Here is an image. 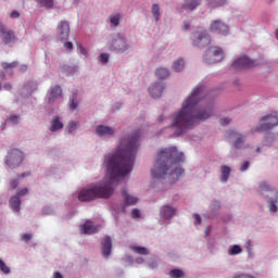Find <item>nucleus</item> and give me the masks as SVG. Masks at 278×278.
<instances>
[{
    "mask_svg": "<svg viewBox=\"0 0 278 278\" xmlns=\"http://www.w3.org/2000/svg\"><path fill=\"white\" fill-rule=\"evenodd\" d=\"M142 134V129L137 128L127 136L122 137L117 148L112 153L104 154L103 165L106 166L109 178L105 177L98 182L89 184L81 188L78 193H72L65 205L72 207V205H77L78 201L80 203H90V201H97V199H110L121 179L131 175L138 149H140Z\"/></svg>",
    "mask_w": 278,
    "mask_h": 278,
    "instance_id": "f257e3e1",
    "label": "nucleus"
},
{
    "mask_svg": "<svg viewBox=\"0 0 278 278\" xmlns=\"http://www.w3.org/2000/svg\"><path fill=\"white\" fill-rule=\"evenodd\" d=\"M212 114H214V98H210L207 86L201 81L184 100L181 109L172 115V122L163 129V134L169 131L170 137L179 138L199 123L207 121Z\"/></svg>",
    "mask_w": 278,
    "mask_h": 278,
    "instance_id": "f03ea898",
    "label": "nucleus"
},
{
    "mask_svg": "<svg viewBox=\"0 0 278 278\" xmlns=\"http://www.w3.org/2000/svg\"><path fill=\"white\" fill-rule=\"evenodd\" d=\"M185 160L184 152H179L175 146L161 149L151 168L152 178L177 184L179 178L186 175V169L181 166Z\"/></svg>",
    "mask_w": 278,
    "mask_h": 278,
    "instance_id": "7ed1b4c3",
    "label": "nucleus"
},
{
    "mask_svg": "<svg viewBox=\"0 0 278 278\" xmlns=\"http://www.w3.org/2000/svg\"><path fill=\"white\" fill-rule=\"evenodd\" d=\"M260 199H263L267 203V208L269 213L277 214L278 212V190L270 187L268 181L263 180L258 184V188L256 190Z\"/></svg>",
    "mask_w": 278,
    "mask_h": 278,
    "instance_id": "20e7f679",
    "label": "nucleus"
},
{
    "mask_svg": "<svg viewBox=\"0 0 278 278\" xmlns=\"http://www.w3.org/2000/svg\"><path fill=\"white\" fill-rule=\"evenodd\" d=\"M108 45L109 50L117 55H123L124 53L128 54L134 51V42L123 33L111 36V40H109Z\"/></svg>",
    "mask_w": 278,
    "mask_h": 278,
    "instance_id": "39448f33",
    "label": "nucleus"
},
{
    "mask_svg": "<svg viewBox=\"0 0 278 278\" xmlns=\"http://www.w3.org/2000/svg\"><path fill=\"white\" fill-rule=\"evenodd\" d=\"M63 99L64 96L62 94V87L60 85L51 86L46 94V111L49 112V114L58 112Z\"/></svg>",
    "mask_w": 278,
    "mask_h": 278,
    "instance_id": "423d86ee",
    "label": "nucleus"
},
{
    "mask_svg": "<svg viewBox=\"0 0 278 278\" xmlns=\"http://www.w3.org/2000/svg\"><path fill=\"white\" fill-rule=\"evenodd\" d=\"M23 162H25V152L18 148H11L4 156L3 164L7 169L14 170L16 168H21V166H23Z\"/></svg>",
    "mask_w": 278,
    "mask_h": 278,
    "instance_id": "0eeeda50",
    "label": "nucleus"
},
{
    "mask_svg": "<svg viewBox=\"0 0 278 278\" xmlns=\"http://www.w3.org/2000/svg\"><path fill=\"white\" fill-rule=\"evenodd\" d=\"M179 214V206L173 203H165L159 208V225L168 227L173 219Z\"/></svg>",
    "mask_w": 278,
    "mask_h": 278,
    "instance_id": "6e6552de",
    "label": "nucleus"
},
{
    "mask_svg": "<svg viewBox=\"0 0 278 278\" xmlns=\"http://www.w3.org/2000/svg\"><path fill=\"white\" fill-rule=\"evenodd\" d=\"M190 42L195 49H205L212 45V36L204 27H198L190 34Z\"/></svg>",
    "mask_w": 278,
    "mask_h": 278,
    "instance_id": "1a4fd4ad",
    "label": "nucleus"
},
{
    "mask_svg": "<svg viewBox=\"0 0 278 278\" xmlns=\"http://www.w3.org/2000/svg\"><path fill=\"white\" fill-rule=\"evenodd\" d=\"M275 127H278V113L277 111H273L270 113H267L263 115L257 126L255 127V131L262 132V131H273Z\"/></svg>",
    "mask_w": 278,
    "mask_h": 278,
    "instance_id": "9d476101",
    "label": "nucleus"
},
{
    "mask_svg": "<svg viewBox=\"0 0 278 278\" xmlns=\"http://www.w3.org/2000/svg\"><path fill=\"white\" fill-rule=\"evenodd\" d=\"M225 60V52L220 47H210L203 54V62L208 66L212 64H218Z\"/></svg>",
    "mask_w": 278,
    "mask_h": 278,
    "instance_id": "9b49d317",
    "label": "nucleus"
},
{
    "mask_svg": "<svg viewBox=\"0 0 278 278\" xmlns=\"http://www.w3.org/2000/svg\"><path fill=\"white\" fill-rule=\"evenodd\" d=\"M0 39L7 47H14V45H16V35L14 34V30L8 29L2 22H0Z\"/></svg>",
    "mask_w": 278,
    "mask_h": 278,
    "instance_id": "f8f14e48",
    "label": "nucleus"
},
{
    "mask_svg": "<svg viewBox=\"0 0 278 278\" xmlns=\"http://www.w3.org/2000/svg\"><path fill=\"white\" fill-rule=\"evenodd\" d=\"M96 136L103 140H110V138H114V136H116V128L100 124L96 126Z\"/></svg>",
    "mask_w": 278,
    "mask_h": 278,
    "instance_id": "ddd939ff",
    "label": "nucleus"
},
{
    "mask_svg": "<svg viewBox=\"0 0 278 278\" xmlns=\"http://www.w3.org/2000/svg\"><path fill=\"white\" fill-rule=\"evenodd\" d=\"M122 197L124 199V205L121 208L116 210L117 214H121V212L125 213L126 207L136 205V203H138V197L130 194L127 188L122 189Z\"/></svg>",
    "mask_w": 278,
    "mask_h": 278,
    "instance_id": "4468645a",
    "label": "nucleus"
},
{
    "mask_svg": "<svg viewBox=\"0 0 278 278\" xmlns=\"http://www.w3.org/2000/svg\"><path fill=\"white\" fill-rule=\"evenodd\" d=\"M71 36V25L66 21H61L56 26V40L66 42Z\"/></svg>",
    "mask_w": 278,
    "mask_h": 278,
    "instance_id": "2eb2a0df",
    "label": "nucleus"
},
{
    "mask_svg": "<svg viewBox=\"0 0 278 278\" xmlns=\"http://www.w3.org/2000/svg\"><path fill=\"white\" fill-rule=\"evenodd\" d=\"M210 29L213 34H218L219 36H229V26L220 20L213 21Z\"/></svg>",
    "mask_w": 278,
    "mask_h": 278,
    "instance_id": "dca6fc26",
    "label": "nucleus"
},
{
    "mask_svg": "<svg viewBox=\"0 0 278 278\" xmlns=\"http://www.w3.org/2000/svg\"><path fill=\"white\" fill-rule=\"evenodd\" d=\"M220 214V202L214 200L211 202L208 210L203 214L204 218L214 219Z\"/></svg>",
    "mask_w": 278,
    "mask_h": 278,
    "instance_id": "f3484780",
    "label": "nucleus"
},
{
    "mask_svg": "<svg viewBox=\"0 0 278 278\" xmlns=\"http://www.w3.org/2000/svg\"><path fill=\"white\" fill-rule=\"evenodd\" d=\"M101 253L104 260H108L110 255H112V238L110 236H105L101 239L100 242Z\"/></svg>",
    "mask_w": 278,
    "mask_h": 278,
    "instance_id": "a211bd4d",
    "label": "nucleus"
},
{
    "mask_svg": "<svg viewBox=\"0 0 278 278\" xmlns=\"http://www.w3.org/2000/svg\"><path fill=\"white\" fill-rule=\"evenodd\" d=\"M230 71H233V73H240L241 71H244V53L235 55L230 65Z\"/></svg>",
    "mask_w": 278,
    "mask_h": 278,
    "instance_id": "6ab92c4d",
    "label": "nucleus"
},
{
    "mask_svg": "<svg viewBox=\"0 0 278 278\" xmlns=\"http://www.w3.org/2000/svg\"><path fill=\"white\" fill-rule=\"evenodd\" d=\"M99 225H94L92 220L87 219L83 226H80V233H85L87 236H92V233H97L99 231Z\"/></svg>",
    "mask_w": 278,
    "mask_h": 278,
    "instance_id": "aec40b11",
    "label": "nucleus"
},
{
    "mask_svg": "<svg viewBox=\"0 0 278 278\" xmlns=\"http://www.w3.org/2000/svg\"><path fill=\"white\" fill-rule=\"evenodd\" d=\"M164 83L159 81L154 83L149 87V93L151 94L152 99H160L162 97V92H164Z\"/></svg>",
    "mask_w": 278,
    "mask_h": 278,
    "instance_id": "412c9836",
    "label": "nucleus"
},
{
    "mask_svg": "<svg viewBox=\"0 0 278 278\" xmlns=\"http://www.w3.org/2000/svg\"><path fill=\"white\" fill-rule=\"evenodd\" d=\"M64 129V122H62V117L55 115L50 121L49 131L55 134V131H62Z\"/></svg>",
    "mask_w": 278,
    "mask_h": 278,
    "instance_id": "4be33fe9",
    "label": "nucleus"
},
{
    "mask_svg": "<svg viewBox=\"0 0 278 278\" xmlns=\"http://www.w3.org/2000/svg\"><path fill=\"white\" fill-rule=\"evenodd\" d=\"M219 173L220 184H227V181H229V177H231V167H229V165H222Z\"/></svg>",
    "mask_w": 278,
    "mask_h": 278,
    "instance_id": "5701e85b",
    "label": "nucleus"
},
{
    "mask_svg": "<svg viewBox=\"0 0 278 278\" xmlns=\"http://www.w3.org/2000/svg\"><path fill=\"white\" fill-rule=\"evenodd\" d=\"M9 207L14 214H21V198L18 195H13L9 200Z\"/></svg>",
    "mask_w": 278,
    "mask_h": 278,
    "instance_id": "b1692460",
    "label": "nucleus"
},
{
    "mask_svg": "<svg viewBox=\"0 0 278 278\" xmlns=\"http://www.w3.org/2000/svg\"><path fill=\"white\" fill-rule=\"evenodd\" d=\"M77 97H78L77 89H73L72 96L70 97V100H68L70 110L72 112H75V110H77V108H79V100L77 99Z\"/></svg>",
    "mask_w": 278,
    "mask_h": 278,
    "instance_id": "393cba45",
    "label": "nucleus"
},
{
    "mask_svg": "<svg viewBox=\"0 0 278 278\" xmlns=\"http://www.w3.org/2000/svg\"><path fill=\"white\" fill-rule=\"evenodd\" d=\"M36 90H38V81L36 80H28L23 87L25 94H34Z\"/></svg>",
    "mask_w": 278,
    "mask_h": 278,
    "instance_id": "a878e982",
    "label": "nucleus"
},
{
    "mask_svg": "<svg viewBox=\"0 0 278 278\" xmlns=\"http://www.w3.org/2000/svg\"><path fill=\"white\" fill-rule=\"evenodd\" d=\"M229 139L235 140L233 147L235 149H242V136L238 132L230 130L228 132Z\"/></svg>",
    "mask_w": 278,
    "mask_h": 278,
    "instance_id": "bb28decb",
    "label": "nucleus"
},
{
    "mask_svg": "<svg viewBox=\"0 0 278 278\" xmlns=\"http://www.w3.org/2000/svg\"><path fill=\"white\" fill-rule=\"evenodd\" d=\"M202 0H190L182 4V10H186V12H194L201 5Z\"/></svg>",
    "mask_w": 278,
    "mask_h": 278,
    "instance_id": "cd10ccee",
    "label": "nucleus"
},
{
    "mask_svg": "<svg viewBox=\"0 0 278 278\" xmlns=\"http://www.w3.org/2000/svg\"><path fill=\"white\" fill-rule=\"evenodd\" d=\"M206 5L211 10H216V8H223L227 5V0H206Z\"/></svg>",
    "mask_w": 278,
    "mask_h": 278,
    "instance_id": "c85d7f7f",
    "label": "nucleus"
},
{
    "mask_svg": "<svg viewBox=\"0 0 278 278\" xmlns=\"http://www.w3.org/2000/svg\"><path fill=\"white\" fill-rule=\"evenodd\" d=\"M172 68L175 71V73H181V71L186 68V61L182 58L175 60Z\"/></svg>",
    "mask_w": 278,
    "mask_h": 278,
    "instance_id": "c756f323",
    "label": "nucleus"
},
{
    "mask_svg": "<svg viewBox=\"0 0 278 278\" xmlns=\"http://www.w3.org/2000/svg\"><path fill=\"white\" fill-rule=\"evenodd\" d=\"M245 251L248 253V260H253V257H255V242L248 240L245 243Z\"/></svg>",
    "mask_w": 278,
    "mask_h": 278,
    "instance_id": "7c9ffc66",
    "label": "nucleus"
},
{
    "mask_svg": "<svg viewBox=\"0 0 278 278\" xmlns=\"http://www.w3.org/2000/svg\"><path fill=\"white\" fill-rule=\"evenodd\" d=\"M108 23H110V27H118L121 25V13H112L108 18Z\"/></svg>",
    "mask_w": 278,
    "mask_h": 278,
    "instance_id": "2f4dec72",
    "label": "nucleus"
},
{
    "mask_svg": "<svg viewBox=\"0 0 278 278\" xmlns=\"http://www.w3.org/2000/svg\"><path fill=\"white\" fill-rule=\"evenodd\" d=\"M275 144V132H266L263 139V147H273Z\"/></svg>",
    "mask_w": 278,
    "mask_h": 278,
    "instance_id": "473e14b6",
    "label": "nucleus"
},
{
    "mask_svg": "<svg viewBox=\"0 0 278 278\" xmlns=\"http://www.w3.org/2000/svg\"><path fill=\"white\" fill-rule=\"evenodd\" d=\"M155 75L157 79H166L170 77V71H168L166 67H159L155 70Z\"/></svg>",
    "mask_w": 278,
    "mask_h": 278,
    "instance_id": "72a5a7b5",
    "label": "nucleus"
},
{
    "mask_svg": "<svg viewBox=\"0 0 278 278\" xmlns=\"http://www.w3.org/2000/svg\"><path fill=\"white\" fill-rule=\"evenodd\" d=\"M151 13H152V16H153L155 23H159V21L162 20V12L160 11V4H157V3L152 4Z\"/></svg>",
    "mask_w": 278,
    "mask_h": 278,
    "instance_id": "f704fd0d",
    "label": "nucleus"
},
{
    "mask_svg": "<svg viewBox=\"0 0 278 278\" xmlns=\"http://www.w3.org/2000/svg\"><path fill=\"white\" fill-rule=\"evenodd\" d=\"M62 73H64L65 75H67V77H71V75H73L74 73H77L79 71V67L77 65H63L61 67Z\"/></svg>",
    "mask_w": 278,
    "mask_h": 278,
    "instance_id": "c9c22d12",
    "label": "nucleus"
},
{
    "mask_svg": "<svg viewBox=\"0 0 278 278\" xmlns=\"http://www.w3.org/2000/svg\"><path fill=\"white\" fill-rule=\"evenodd\" d=\"M77 129H79V122L70 121V122L67 123L66 131H67L71 136H75Z\"/></svg>",
    "mask_w": 278,
    "mask_h": 278,
    "instance_id": "e433bc0d",
    "label": "nucleus"
},
{
    "mask_svg": "<svg viewBox=\"0 0 278 278\" xmlns=\"http://www.w3.org/2000/svg\"><path fill=\"white\" fill-rule=\"evenodd\" d=\"M212 226H207L204 231V238L207 242L208 249H212L214 247V241L212 240Z\"/></svg>",
    "mask_w": 278,
    "mask_h": 278,
    "instance_id": "4c0bfd02",
    "label": "nucleus"
},
{
    "mask_svg": "<svg viewBox=\"0 0 278 278\" xmlns=\"http://www.w3.org/2000/svg\"><path fill=\"white\" fill-rule=\"evenodd\" d=\"M131 251L138 255H149V249L140 245H130Z\"/></svg>",
    "mask_w": 278,
    "mask_h": 278,
    "instance_id": "58836bf2",
    "label": "nucleus"
},
{
    "mask_svg": "<svg viewBox=\"0 0 278 278\" xmlns=\"http://www.w3.org/2000/svg\"><path fill=\"white\" fill-rule=\"evenodd\" d=\"M40 8H45L46 10H52L55 0H35Z\"/></svg>",
    "mask_w": 278,
    "mask_h": 278,
    "instance_id": "ea45409f",
    "label": "nucleus"
},
{
    "mask_svg": "<svg viewBox=\"0 0 278 278\" xmlns=\"http://www.w3.org/2000/svg\"><path fill=\"white\" fill-rule=\"evenodd\" d=\"M242 253V248L239 244H232L228 248V255H240Z\"/></svg>",
    "mask_w": 278,
    "mask_h": 278,
    "instance_id": "a19ab883",
    "label": "nucleus"
},
{
    "mask_svg": "<svg viewBox=\"0 0 278 278\" xmlns=\"http://www.w3.org/2000/svg\"><path fill=\"white\" fill-rule=\"evenodd\" d=\"M260 62L256 60H251L248 56H244V68H255V66H258Z\"/></svg>",
    "mask_w": 278,
    "mask_h": 278,
    "instance_id": "79ce46f5",
    "label": "nucleus"
},
{
    "mask_svg": "<svg viewBox=\"0 0 278 278\" xmlns=\"http://www.w3.org/2000/svg\"><path fill=\"white\" fill-rule=\"evenodd\" d=\"M185 275H186V273H184V270L179 269V268H174V269L169 270L170 278H181Z\"/></svg>",
    "mask_w": 278,
    "mask_h": 278,
    "instance_id": "37998d69",
    "label": "nucleus"
},
{
    "mask_svg": "<svg viewBox=\"0 0 278 278\" xmlns=\"http://www.w3.org/2000/svg\"><path fill=\"white\" fill-rule=\"evenodd\" d=\"M1 66L4 71H12V68H16V66H18V61H13L11 63L2 62Z\"/></svg>",
    "mask_w": 278,
    "mask_h": 278,
    "instance_id": "c03bdc74",
    "label": "nucleus"
},
{
    "mask_svg": "<svg viewBox=\"0 0 278 278\" xmlns=\"http://www.w3.org/2000/svg\"><path fill=\"white\" fill-rule=\"evenodd\" d=\"M0 271L3 275H10L12 273V269L5 264L3 260L0 258Z\"/></svg>",
    "mask_w": 278,
    "mask_h": 278,
    "instance_id": "a18cd8bd",
    "label": "nucleus"
},
{
    "mask_svg": "<svg viewBox=\"0 0 278 278\" xmlns=\"http://www.w3.org/2000/svg\"><path fill=\"white\" fill-rule=\"evenodd\" d=\"M98 62L100 64H102L103 66H105V64H108V62H110V54L109 53H101L98 56Z\"/></svg>",
    "mask_w": 278,
    "mask_h": 278,
    "instance_id": "49530a36",
    "label": "nucleus"
},
{
    "mask_svg": "<svg viewBox=\"0 0 278 278\" xmlns=\"http://www.w3.org/2000/svg\"><path fill=\"white\" fill-rule=\"evenodd\" d=\"M8 123H11V125H18V123H21V116L18 115H10L7 118Z\"/></svg>",
    "mask_w": 278,
    "mask_h": 278,
    "instance_id": "de8ad7c7",
    "label": "nucleus"
},
{
    "mask_svg": "<svg viewBox=\"0 0 278 278\" xmlns=\"http://www.w3.org/2000/svg\"><path fill=\"white\" fill-rule=\"evenodd\" d=\"M168 118H170V114H168L166 111L164 113H162L159 117H157V123H167Z\"/></svg>",
    "mask_w": 278,
    "mask_h": 278,
    "instance_id": "09e8293b",
    "label": "nucleus"
},
{
    "mask_svg": "<svg viewBox=\"0 0 278 278\" xmlns=\"http://www.w3.org/2000/svg\"><path fill=\"white\" fill-rule=\"evenodd\" d=\"M77 51L80 55L88 58V50L86 49V47L81 46L80 43H77Z\"/></svg>",
    "mask_w": 278,
    "mask_h": 278,
    "instance_id": "8fccbe9b",
    "label": "nucleus"
},
{
    "mask_svg": "<svg viewBox=\"0 0 278 278\" xmlns=\"http://www.w3.org/2000/svg\"><path fill=\"white\" fill-rule=\"evenodd\" d=\"M193 219H194L193 225L195 227H199V225H201V223H202L201 215H199V213H194L193 214Z\"/></svg>",
    "mask_w": 278,
    "mask_h": 278,
    "instance_id": "3c124183",
    "label": "nucleus"
},
{
    "mask_svg": "<svg viewBox=\"0 0 278 278\" xmlns=\"http://www.w3.org/2000/svg\"><path fill=\"white\" fill-rule=\"evenodd\" d=\"M42 214H45L46 216H51V214H53V208L51 206H45L42 208Z\"/></svg>",
    "mask_w": 278,
    "mask_h": 278,
    "instance_id": "603ef678",
    "label": "nucleus"
},
{
    "mask_svg": "<svg viewBox=\"0 0 278 278\" xmlns=\"http://www.w3.org/2000/svg\"><path fill=\"white\" fill-rule=\"evenodd\" d=\"M219 123H220V125H222L223 127H227V125H229V123H231V118H229V117H222V118L219 119Z\"/></svg>",
    "mask_w": 278,
    "mask_h": 278,
    "instance_id": "864d4df0",
    "label": "nucleus"
},
{
    "mask_svg": "<svg viewBox=\"0 0 278 278\" xmlns=\"http://www.w3.org/2000/svg\"><path fill=\"white\" fill-rule=\"evenodd\" d=\"M10 188L12 190H16V188H18V178H14L10 181Z\"/></svg>",
    "mask_w": 278,
    "mask_h": 278,
    "instance_id": "5fc2aeb1",
    "label": "nucleus"
},
{
    "mask_svg": "<svg viewBox=\"0 0 278 278\" xmlns=\"http://www.w3.org/2000/svg\"><path fill=\"white\" fill-rule=\"evenodd\" d=\"M62 42H63L64 49H66L67 51H73V42H71L68 40H65V41H62Z\"/></svg>",
    "mask_w": 278,
    "mask_h": 278,
    "instance_id": "6e6d98bb",
    "label": "nucleus"
},
{
    "mask_svg": "<svg viewBox=\"0 0 278 278\" xmlns=\"http://www.w3.org/2000/svg\"><path fill=\"white\" fill-rule=\"evenodd\" d=\"M27 192H29V190L27 188H23L22 190L17 191L15 197H18V199H21V197H25V194H27Z\"/></svg>",
    "mask_w": 278,
    "mask_h": 278,
    "instance_id": "4d7b16f0",
    "label": "nucleus"
},
{
    "mask_svg": "<svg viewBox=\"0 0 278 278\" xmlns=\"http://www.w3.org/2000/svg\"><path fill=\"white\" fill-rule=\"evenodd\" d=\"M131 218H140V210L134 208L130 213Z\"/></svg>",
    "mask_w": 278,
    "mask_h": 278,
    "instance_id": "13d9d810",
    "label": "nucleus"
},
{
    "mask_svg": "<svg viewBox=\"0 0 278 278\" xmlns=\"http://www.w3.org/2000/svg\"><path fill=\"white\" fill-rule=\"evenodd\" d=\"M148 268L155 270V268H157V261L153 260L152 262L148 263Z\"/></svg>",
    "mask_w": 278,
    "mask_h": 278,
    "instance_id": "bf43d9fd",
    "label": "nucleus"
},
{
    "mask_svg": "<svg viewBox=\"0 0 278 278\" xmlns=\"http://www.w3.org/2000/svg\"><path fill=\"white\" fill-rule=\"evenodd\" d=\"M22 240L26 243L29 242V240H31V233L22 235Z\"/></svg>",
    "mask_w": 278,
    "mask_h": 278,
    "instance_id": "052dcab7",
    "label": "nucleus"
},
{
    "mask_svg": "<svg viewBox=\"0 0 278 278\" xmlns=\"http://www.w3.org/2000/svg\"><path fill=\"white\" fill-rule=\"evenodd\" d=\"M21 16V13L18 11H12L10 14V18H18Z\"/></svg>",
    "mask_w": 278,
    "mask_h": 278,
    "instance_id": "680f3d73",
    "label": "nucleus"
},
{
    "mask_svg": "<svg viewBox=\"0 0 278 278\" xmlns=\"http://www.w3.org/2000/svg\"><path fill=\"white\" fill-rule=\"evenodd\" d=\"M27 68H28V65H27V64H22V65H20V72H21V73H27Z\"/></svg>",
    "mask_w": 278,
    "mask_h": 278,
    "instance_id": "e2e57ef3",
    "label": "nucleus"
},
{
    "mask_svg": "<svg viewBox=\"0 0 278 278\" xmlns=\"http://www.w3.org/2000/svg\"><path fill=\"white\" fill-rule=\"evenodd\" d=\"M177 201H179V194L173 195V199H172L170 203H173V205H175V203H177Z\"/></svg>",
    "mask_w": 278,
    "mask_h": 278,
    "instance_id": "0e129e2a",
    "label": "nucleus"
},
{
    "mask_svg": "<svg viewBox=\"0 0 278 278\" xmlns=\"http://www.w3.org/2000/svg\"><path fill=\"white\" fill-rule=\"evenodd\" d=\"M4 90L10 91L12 90V85L10 83L4 84L3 86Z\"/></svg>",
    "mask_w": 278,
    "mask_h": 278,
    "instance_id": "69168bd1",
    "label": "nucleus"
},
{
    "mask_svg": "<svg viewBox=\"0 0 278 278\" xmlns=\"http://www.w3.org/2000/svg\"><path fill=\"white\" fill-rule=\"evenodd\" d=\"M184 29H185L186 31H188V29H190V24H189V22H184Z\"/></svg>",
    "mask_w": 278,
    "mask_h": 278,
    "instance_id": "338daca9",
    "label": "nucleus"
},
{
    "mask_svg": "<svg viewBox=\"0 0 278 278\" xmlns=\"http://www.w3.org/2000/svg\"><path fill=\"white\" fill-rule=\"evenodd\" d=\"M53 278H63V277H62V274H61V273L55 271V273L53 274Z\"/></svg>",
    "mask_w": 278,
    "mask_h": 278,
    "instance_id": "774afa93",
    "label": "nucleus"
}]
</instances>
